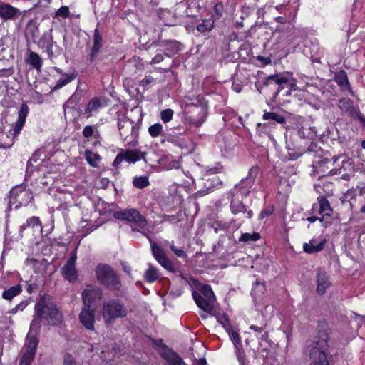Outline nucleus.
I'll list each match as a JSON object with an SVG mask.
<instances>
[{"label":"nucleus","instance_id":"nucleus-1","mask_svg":"<svg viewBox=\"0 0 365 365\" xmlns=\"http://www.w3.org/2000/svg\"><path fill=\"white\" fill-rule=\"evenodd\" d=\"M34 311L30 324L34 333L39 331L41 322L48 326H58L63 322V315L50 295L41 296L35 304Z\"/></svg>","mask_w":365,"mask_h":365},{"label":"nucleus","instance_id":"nucleus-2","mask_svg":"<svg viewBox=\"0 0 365 365\" xmlns=\"http://www.w3.org/2000/svg\"><path fill=\"white\" fill-rule=\"evenodd\" d=\"M330 329L325 323L319 325L316 336L308 344L309 360L314 365H330L327 352L329 349Z\"/></svg>","mask_w":365,"mask_h":365},{"label":"nucleus","instance_id":"nucleus-3","mask_svg":"<svg viewBox=\"0 0 365 365\" xmlns=\"http://www.w3.org/2000/svg\"><path fill=\"white\" fill-rule=\"evenodd\" d=\"M128 315V309L118 299H110L103 303L102 316L106 324H113L118 318H125Z\"/></svg>","mask_w":365,"mask_h":365},{"label":"nucleus","instance_id":"nucleus-4","mask_svg":"<svg viewBox=\"0 0 365 365\" xmlns=\"http://www.w3.org/2000/svg\"><path fill=\"white\" fill-rule=\"evenodd\" d=\"M98 280L106 288L118 291L121 287V282L115 271L109 265L99 264L96 268Z\"/></svg>","mask_w":365,"mask_h":365},{"label":"nucleus","instance_id":"nucleus-5","mask_svg":"<svg viewBox=\"0 0 365 365\" xmlns=\"http://www.w3.org/2000/svg\"><path fill=\"white\" fill-rule=\"evenodd\" d=\"M259 174V168L253 166L249 170L248 175L236 184L232 191V195L247 197L252 190L255 180Z\"/></svg>","mask_w":365,"mask_h":365},{"label":"nucleus","instance_id":"nucleus-6","mask_svg":"<svg viewBox=\"0 0 365 365\" xmlns=\"http://www.w3.org/2000/svg\"><path fill=\"white\" fill-rule=\"evenodd\" d=\"M118 128L123 141L127 144H135L138 136V128L134 121L123 116L118 119Z\"/></svg>","mask_w":365,"mask_h":365},{"label":"nucleus","instance_id":"nucleus-7","mask_svg":"<svg viewBox=\"0 0 365 365\" xmlns=\"http://www.w3.org/2000/svg\"><path fill=\"white\" fill-rule=\"evenodd\" d=\"M181 44L175 40H162L159 36L158 40L154 41L148 46V49L154 50L156 52H163V54L171 58L180 51Z\"/></svg>","mask_w":365,"mask_h":365},{"label":"nucleus","instance_id":"nucleus-8","mask_svg":"<svg viewBox=\"0 0 365 365\" xmlns=\"http://www.w3.org/2000/svg\"><path fill=\"white\" fill-rule=\"evenodd\" d=\"M113 217L117 220L134 223L140 229H144L148 225L147 219L136 209H125L116 211L114 212Z\"/></svg>","mask_w":365,"mask_h":365},{"label":"nucleus","instance_id":"nucleus-9","mask_svg":"<svg viewBox=\"0 0 365 365\" xmlns=\"http://www.w3.org/2000/svg\"><path fill=\"white\" fill-rule=\"evenodd\" d=\"M143 235L150 241L152 254L155 259L166 270L170 272H175V268L173 263L167 257L163 250L158 246L156 242L153 241L147 234L143 233Z\"/></svg>","mask_w":365,"mask_h":365},{"label":"nucleus","instance_id":"nucleus-10","mask_svg":"<svg viewBox=\"0 0 365 365\" xmlns=\"http://www.w3.org/2000/svg\"><path fill=\"white\" fill-rule=\"evenodd\" d=\"M29 113V107L26 103H22L21 106V108L18 113V119L16 122L14 124L13 129L11 130L10 132H12L13 139L16 138L19 134L20 133L21 130H22L26 118L27 117V115ZM14 142V140H11V143H8L7 145H5L4 148L11 147Z\"/></svg>","mask_w":365,"mask_h":365},{"label":"nucleus","instance_id":"nucleus-11","mask_svg":"<svg viewBox=\"0 0 365 365\" xmlns=\"http://www.w3.org/2000/svg\"><path fill=\"white\" fill-rule=\"evenodd\" d=\"M338 106L343 113L352 118L359 119L361 122L365 121V116L354 106V103L351 99L346 98L340 99Z\"/></svg>","mask_w":365,"mask_h":365},{"label":"nucleus","instance_id":"nucleus-12","mask_svg":"<svg viewBox=\"0 0 365 365\" xmlns=\"http://www.w3.org/2000/svg\"><path fill=\"white\" fill-rule=\"evenodd\" d=\"M95 308H91V306H83L80 314L79 321L82 325L88 330H94L95 323Z\"/></svg>","mask_w":365,"mask_h":365},{"label":"nucleus","instance_id":"nucleus-13","mask_svg":"<svg viewBox=\"0 0 365 365\" xmlns=\"http://www.w3.org/2000/svg\"><path fill=\"white\" fill-rule=\"evenodd\" d=\"M272 82L279 86L278 88L273 95L274 101H275L280 91L284 88V85L288 83L289 78L284 73L270 75L265 78L263 86H268L271 85Z\"/></svg>","mask_w":365,"mask_h":365},{"label":"nucleus","instance_id":"nucleus-14","mask_svg":"<svg viewBox=\"0 0 365 365\" xmlns=\"http://www.w3.org/2000/svg\"><path fill=\"white\" fill-rule=\"evenodd\" d=\"M230 210L232 214H242L246 219H250L253 215L252 211L247 209V207L243 204L238 196L232 195Z\"/></svg>","mask_w":365,"mask_h":365},{"label":"nucleus","instance_id":"nucleus-15","mask_svg":"<svg viewBox=\"0 0 365 365\" xmlns=\"http://www.w3.org/2000/svg\"><path fill=\"white\" fill-rule=\"evenodd\" d=\"M76 259V255L71 257L61 270L63 278L71 282H76L78 278V274L75 267Z\"/></svg>","mask_w":365,"mask_h":365},{"label":"nucleus","instance_id":"nucleus-16","mask_svg":"<svg viewBox=\"0 0 365 365\" xmlns=\"http://www.w3.org/2000/svg\"><path fill=\"white\" fill-rule=\"evenodd\" d=\"M106 106V99L104 97H94L92 98L84 109V114L86 118L92 116L93 114L97 113L101 108Z\"/></svg>","mask_w":365,"mask_h":365},{"label":"nucleus","instance_id":"nucleus-17","mask_svg":"<svg viewBox=\"0 0 365 365\" xmlns=\"http://www.w3.org/2000/svg\"><path fill=\"white\" fill-rule=\"evenodd\" d=\"M21 12L19 9L0 0V18L4 21L12 20L19 17Z\"/></svg>","mask_w":365,"mask_h":365},{"label":"nucleus","instance_id":"nucleus-18","mask_svg":"<svg viewBox=\"0 0 365 365\" xmlns=\"http://www.w3.org/2000/svg\"><path fill=\"white\" fill-rule=\"evenodd\" d=\"M33 331H31L30 329L29 333L27 334L25 344L21 350V352L30 354L33 356H35L36 352V348L38 344V339H37L36 334L34 335H32Z\"/></svg>","mask_w":365,"mask_h":365},{"label":"nucleus","instance_id":"nucleus-19","mask_svg":"<svg viewBox=\"0 0 365 365\" xmlns=\"http://www.w3.org/2000/svg\"><path fill=\"white\" fill-rule=\"evenodd\" d=\"M319 208L318 212L322 217L331 216L333 212V209L328 200L324 196H319L317 198V204L313 205V210Z\"/></svg>","mask_w":365,"mask_h":365},{"label":"nucleus","instance_id":"nucleus-20","mask_svg":"<svg viewBox=\"0 0 365 365\" xmlns=\"http://www.w3.org/2000/svg\"><path fill=\"white\" fill-rule=\"evenodd\" d=\"M99 24H97V26ZM103 46V38L99 29L96 28L93 33V45L90 54V60L93 61Z\"/></svg>","mask_w":365,"mask_h":365},{"label":"nucleus","instance_id":"nucleus-21","mask_svg":"<svg viewBox=\"0 0 365 365\" xmlns=\"http://www.w3.org/2000/svg\"><path fill=\"white\" fill-rule=\"evenodd\" d=\"M326 240L323 239L320 242L317 240L312 239L309 242L304 243V252L308 254H314L322 251L324 248Z\"/></svg>","mask_w":365,"mask_h":365},{"label":"nucleus","instance_id":"nucleus-22","mask_svg":"<svg viewBox=\"0 0 365 365\" xmlns=\"http://www.w3.org/2000/svg\"><path fill=\"white\" fill-rule=\"evenodd\" d=\"M317 293L320 295H323L326 292V289L329 287L330 282L327 277L325 271L321 269H319L317 272Z\"/></svg>","mask_w":365,"mask_h":365},{"label":"nucleus","instance_id":"nucleus-23","mask_svg":"<svg viewBox=\"0 0 365 365\" xmlns=\"http://www.w3.org/2000/svg\"><path fill=\"white\" fill-rule=\"evenodd\" d=\"M31 230L32 232L41 230V223L38 217L33 216L26 220V224L20 226L19 235L23 237V232L26 229Z\"/></svg>","mask_w":365,"mask_h":365},{"label":"nucleus","instance_id":"nucleus-24","mask_svg":"<svg viewBox=\"0 0 365 365\" xmlns=\"http://www.w3.org/2000/svg\"><path fill=\"white\" fill-rule=\"evenodd\" d=\"M192 296L195 303L201 309L208 313L212 311L214 307L213 302L207 301L202 294H198L195 291L192 292Z\"/></svg>","mask_w":365,"mask_h":365},{"label":"nucleus","instance_id":"nucleus-25","mask_svg":"<svg viewBox=\"0 0 365 365\" xmlns=\"http://www.w3.org/2000/svg\"><path fill=\"white\" fill-rule=\"evenodd\" d=\"M125 160L129 163H135L140 159H144L145 153L138 150H122Z\"/></svg>","mask_w":365,"mask_h":365},{"label":"nucleus","instance_id":"nucleus-26","mask_svg":"<svg viewBox=\"0 0 365 365\" xmlns=\"http://www.w3.org/2000/svg\"><path fill=\"white\" fill-rule=\"evenodd\" d=\"M162 356L169 365H187L180 356L172 349H168Z\"/></svg>","mask_w":365,"mask_h":365},{"label":"nucleus","instance_id":"nucleus-27","mask_svg":"<svg viewBox=\"0 0 365 365\" xmlns=\"http://www.w3.org/2000/svg\"><path fill=\"white\" fill-rule=\"evenodd\" d=\"M37 45L39 48H46L49 52L53 46V37L51 32H45L38 41Z\"/></svg>","mask_w":365,"mask_h":365},{"label":"nucleus","instance_id":"nucleus-28","mask_svg":"<svg viewBox=\"0 0 365 365\" xmlns=\"http://www.w3.org/2000/svg\"><path fill=\"white\" fill-rule=\"evenodd\" d=\"M33 200V194L29 189L22 190V193L19 197L14 201V203H18L16 207L28 205Z\"/></svg>","mask_w":365,"mask_h":365},{"label":"nucleus","instance_id":"nucleus-29","mask_svg":"<svg viewBox=\"0 0 365 365\" xmlns=\"http://www.w3.org/2000/svg\"><path fill=\"white\" fill-rule=\"evenodd\" d=\"M298 135L301 138L314 139L317 135L315 127L302 126L298 130Z\"/></svg>","mask_w":365,"mask_h":365},{"label":"nucleus","instance_id":"nucleus-30","mask_svg":"<svg viewBox=\"0 0 365 365\" xmlns=\"http://www.w3.org/2000/svg\"><path fill=\"white\" fill-rule=\"evenodd\" d=\"M262 119L264 120H272L281 125L285 124L287 121V119L284 115L275 112L264 111L262 115Z\"/></svg>","mask_w":365,"mask_h":365},{"label":"nucleus","instance_id":"nucleus-31","mask_svg":"<svg viewBox=\"0 0 365 365\" xmlns=\"http://www.w3.org/2000/svg\"><path fill=\"white\" fill-rule=\"evenodd\" d=\"M96 290L91 286H88L82 292V299L83 306H91V303L94 300Z\"/></svg>","mask_w":365,"mask_h":365},{"label":"nucleus","instance_id":"nucleus-32","mask_svg":"<svg viewBox=\"0 0 365 365\" xmlns=\"http://www.w3.org/2000/svg\"><path fill=\"white\" fill-rule=\"evenodd\" d=\"M22 287L20 284L11 287L2 293V297L6 300H11L14 297L21 294Z\"/></svg>","mask_w":365,"mask_h":365},{"label":"nucleus","instance_id":"nucleus-33","mask_svg":"<svg viewBox=\"0 0 365 365\" xmlns=\"http://www.w3.org/2000/svg\"><path fill=\"white\" fill-rule=\"evenodd\" d=\"M160 277L158 270L156 267L149 264V268L145 271L144 274L145 279L149 282L152 283L156 281Z\"/></svg>","mask_w":365,"mask_h":365},{"label":"nucleus","instance_id":"nucleus-34","mask_svg":"<svg viewBox=\"0 0 365 365\" xmlns=\"http://www.w3.org/2000/svg\"><path fill=\"white\" fill-rule=\"evenodd\" d=\"M85 158L88 163L92 167L97 168L98 166V161L101 160L100 155L90 150H86Z\"/></svg>","mask_w":365,"mask_h":365},{"label":"nucleus","instance_id":"nucleus-35","mask_svg":"<svg viewBox=\"0 0 365 365\" xmlns=\"http://www.w3.org/2000/svg\"><path fill=\"white\" fill-rule=\"evenodd\" d=\"M38 35V27L36 24H29L26 28V37L32 41H35Z\"/></svg>","mask_w":365,"mask_h":365},{"label":"nucleus","instance_id":"nucleus-36","mask_svg":"<svg viewBox=\"0 0 365 365\" xmlns=\"http://www.w3.org/2000/svg\"><path fill=\"white\" fill-rule=\"evenodd\" d=\"M214 27V20L212 18L204 19L197 26V30L200 33L210 31Z\"/></svg>","mask_w":365,"mask_h":365},{"label":"nucleus","instance_id":"nucleus-37","mask_svg":"<svg viewBox=\"0 0 365 365\" xmlns=\"http://www.w3.org/2000/svg\"><path fill=\"white\" fill-rule=\"evenodd\" d=\"M227 331L228 332L230 339L232 340L235 348L237 349V355L238 351H241L240 349V346H242V341L240 339V334L237 331L234 330L231 327H229L227 329Z\"/></svg>","mask_w":365,"mask_h":365},{"label":"nucleus","instance_id":"nucleus-38","mask_svg":"<svg viewBox=\"0 0 365 365\" xmlns=\"http://www.w3.org/2000/svg\"><path fill=\"white\" fill-rule=\"evenodd\" d=\"M29 63L35 69L39 71L42 66V59L40 56L35 53L31 52L28 59Z\"/></svg>","mask_w":365,"mask_h":365},{"label":"nucleus","instance_id":"nucleus-39","mask_svg":"<svg viewBox=\"0 0 365 365\" xmlns=\"http://www.w3.org/2000/svg\"><path fill=\"white\" fill-rule=\"evenodd\" d=\"M199 294H202L205 299H207V301L212 302L213 303L215 301V296L210 285H204L201 288Z\"/></svg>","mask_w":365,"mask_h":365},{"label":"nucleus","instance_id":"nucleus-40","mask_svg":"<svg viewBox=\"0 0 365 365\" xmlns=\"http://www.w3.org/2000/svg\"><path fill=\"white\" fill-rule=\"evenodd\" d=\"M83 136L85 138H88L91 136H94L95 138H98L99 133L96 125H86L83 130Z\"/></svg>","mask_w":365,"mask_h":365},{"label":"nucleus","instance_id":"nucleus-41","mask_svg":"<svg viewBox=\"0 0 365 365\" xmlns=\"http://www.w3.org/2000/svg\"><path fill=\"white\" fill-rule=\"evenodd\" d=\"M76 78V74L73 73L69 75H67L65 78H60L55 86L53 88V91H56L60 89L63 86H66L68 83L71 82Z\"/></svg>","mask_w":365,"mask_h":365},{"label":"nucleus","instance_id":"nucleus-42","mask_svg":"<svg viewBox=\"0 0 365 365\" xmlns=\"http://www.w3.org/2000/svg\"><path fill=\"white\" fill-rule=\"evenodd\" d=\"M22 190H26V188L21 185L16 186L11 189L9 202V209L11 208V204L14 203V201H16L19 197L20 195H21Z\"/></svg>","mask_w":365,"mask_h":365},{"label":"nucleus","instance_id":"nucleus-43","mask_svg":"<svg viewBox=\"0 0 365 365\" xmlns=\"http://www.w3.org/2000/svg\"><path fill=\"white\" fill-rule=\"evenodd\" d=\"M133 185L138 189H143L150 184L148 178L146 176L135 177L133 181Z\"/></svg>","mask_w":365,"mask_h":365},{"label":"nucleus","instance_id":"nucleus-44","mask_svg":"<svg viewBox=\"0 0 365 365\" xmlns=\"http://www.w3.org/2000/svg\"><path fill=\"white\" fill-rule=\"evenodd\" d=\"M148 133L152 138H157L163 133V125L159 123H155L148 128Z\"/></svg>","mask_w":365,"mask_h":365},{"label":"nucleus","instance_id":"nucleus-45","mask_svg":"<svg viewBox=\"0 0 365 365\" xmlns=\"http://www.w3.org/2000/svg\"><path fill=\"white\" fill-rule=\"evenodd\" d=\"M264 291V284L263 283L256 282V285L252 289L251 292L252 295L253 296L254 300H257V299H259Z\"/></svg>","mask_w":365,"mask_h":365},{"label":"nucleus","instance_id":"nucleus-46","mask_svg":"<svg viewBox=\"0 0 365 365\" xmlns=\"http://www.w3.org/2000/svg\"><path fill=\"white\" fill-rule=\"evenodd\" d=\"M260 238V235L258 232L250 233H242L239 238V242H249L257 241Z\"/></svg>","mask_w":365,"mask_h":365},{"label":"nucleus","instance_id":"nucleus-47","mask_svg":"<svg viewBox=\"0 0 365 365\" xmlns=\"http://www.w3.org/2000/svg\"><path fill=\"white\" fill-rule=\"evenodd\" d=\"M170 248L177 257L184 259L186 262L188 261V256L182 248H178L173 244L170 245Z\"/></svg>","mask_w":365,"mask_h":365},{"label":"nucleus","instance_id":"nucleus-48","mask_svg":"<svg viewBox=\"0 0 365 365\" xmlns=\"http://www.w3.org/2000/svg\"><path fill=\"white\" fill-rule=\"evenodd\" d=\"M174 112L170 108H167L161 111L160 118L163 123H167L170 122L173 117Z\"/></svg>","mask_w":365,"mask_h":365},{"label":"nucleus","instance_id":"nucleus-49","mask_svg":"<svg viewBox=\"0 0 365 365\" xmlns=\"http://www.w3.org/2000/svg\"><path fill=\"white\" fill-rule=\"evenodd\" d=\"M336 80L337 83L341 86H343L344 85L349 86L347 75L346 72L344 71L339 72L337 74V76H336Z\"/></svg>","mask_w":365,"mask_h":365},{"label":"nucleus","instance_id":"nucleus-50","mask_svg":"<svg viewBox=\"0 0 365 365\" xmlns=\"http://www.w3.org/2000/svg\"><path fill=\"white\" fill-rule=\"evenodd\" d=\"M274 308L272 304H267L264 307V309L262 311V315L264 318V319H269L274 315Z\"/></svg>","mask_w":365,"mask_h":365},{"label":"nucleus","instance_id":"nucleus-51","mask_svg":"<svg viewBox=\"0 0 365 365\" xmlns=\"http://www.w3.org/2000/svg\"><path fill=\"white\" fill-rule=\"evenodd\" d=\"M35 356L30 354L22 352V356L20 359L19 365H31Z\"/></svg>","mask_w":365,"mask_h":365},{"label":"nucleus","instance_id":"nucleus-52","mask_svg":"<svg viewBox=\"0 0 365 365\" xmlns=\"http://www.w3.org/2000/svg\"><path fill=\"white\" fill-rule=\"evenodd\" d=\"M318 152H322V150L314 143H312L306 151L307 153L313 158H315L317 155Z\"/></svg>","mask_w":365,"mask_h":365},{"label":"nucleus","instance_id":"nucleus-53","mask_svg":"<svg viewBox=\"0 0 365 365\" xmlns=\"http://www.w3.org/2000/svg\"><path fill=\"white\" fill-rule=\"evenodd\" d=\"M69 13V8L66 6H63L57 10L56 12V16H60L66 19L68 17Z\"/></svg>","mask_w":365,"mask_h":365},{"label":"nucleus","instance_id":"nucleus-54","mask_svg":"<svg viewBox=\"0 0 365 365\" xmlns=\"http://www.w3.org/2000/svg\"><path fill=\"white\" fill-rule=\"evenodd\" d=\"M200 118L195 121H193V123L196 126H200L205 120L207 116V112L205 109L202 108L200 113Z\"/></svg>","mask_w":365,"mask_h":365},{"label":"nucleus","instance_id":"nucleus-55","mask_svg":"<svg viewBox=\"0 0 365 365\" xmlns=\"http://www.w3.org/2000/svg\"><path fill=\"white\" fill-rule=\"evenodd\" d=\"M63 365H77L73 356L67 353L63 356Z\"/></svg>","mask_w":365,"mask_h":365},{"label":"nucleus","instance_id":"nucleus-56","mask_svg":"<svg viewBox=\"0 0 365 365\" xmlns=\"http://www.w3.org/2000/svg\"><path fill=\"white\" fill-rule=\"evenodd\" d=\"M81 98V93L78 92V89L70 97L68 100L67 103L70 104H75L78 103Z\"/></svg>","mask_w":365,"mask_h":365},{"label":"nucleus","instance_id":"nucleus-57","mask_svg":"<svg viewBox=\"0 0 365 365\" xmlns=\"http://www.w3.org/2000/svg\"><path fill=\"white\" fill-rule=\"evenodd\" d=\"M266 327H267V322L264 323L261 326L252 324L250 327V329L259 334L264 331H266V330H265Z\"/></svg>","mask_w":365,"mask_h":365},{"label":"nucleus","instance_id":"nucleus-58","mask_svg":"<svg viewBox=\"0 0 365 365\" xmlns=\"http://www.w3.org/2000/svg\"><path fill=\"white\" fill-rule=\"evenodd\" d=\"M268 127L267 123H258L257 125L256 132L259 135L262 136L263 133H266V130Z\"/></svg>","mask_w":365,"mask_h":365},{"label":"nucleus","instance_id":"nucleus-59","mask_svg":"<svg viewBox=\"0 0 365 365\" xmlns=\"http://www.w3.org/2000/svg\"><path fill=\"white\" fill-rule=\"evenodd\" d=\"M163 52H158L150 61V64H156L162 62L164 59Z\"/></svg>","mask_w":365,"mask_h":365},{"label":"nucleus","instance_id":"nucleus-60","mask_svg":"<svg viewBox=\"0 0 365 365\" xmlns=\"http://www.w3.org/2000/svg\"><path fill=\"white\" fill-rule=\"evenodd\" d=\"M214 11L216 15L218 17H220L222 16L223 11H224V6L223 4L221 2H217L214 7Z\"/></svg>","mask_w":365,"mask_h":365},{"label":"nucleus","instance_id":"nucleus-61","mask_svg":"<svg viewBox=\"0 0 365 365\" xmlns=\"http://www.w3.org/2000/svg\"><path fill=\"white\" fill-rule=\"evenodd\" d=\"M123 160H125V158H124L123 153L121 151L115 157V160H114V161L113 163V166L117 167Z\"/></svg>","mask_w":365,"mask_h":365},{"label":"nucleus","instance_id":"nucleus-62","mask_svg":"<svg viewBox=\"0 0 365 365\" xmlns=\"http://www.w3.org/2000/svg\"><path fill=\"white\" fill-rule=\"evenodd\" d=\"M153 81H154V78L152 76H145L143 79L141 80L140 84L142 86L146 87L149 84L152 83Z\"/></svg>","mask_w":365,"mask_h":365},{"label":"nucleus","instance_id":"nucleus-63","mask_svg":"<svg viewBox=\"0 0 365 365\" xmlns=\"http://www.w3.org/2000/svg\"><path fill=\"white\" fill-rule=\"evenodd\" d=\"M32 161H33V158H29V160L27 161L26 175H31L34 171Z\"/></svg>","mask_w":365,"mask_h":365},{"label":"nucleus","instance_id":"nucleus-64","mask_svg":"<svg viewBox=\"0 0 365 365\" xmlns=\"http://www.w3.org/2000/svg\"><path fill=\"white\" fill-rule=\"evenodd\" d=\"M237 359L240 365H247L245 362V357L243 351H238Z\"/></svg>","mask_w":365,"mask_h":365}]
</instances>
